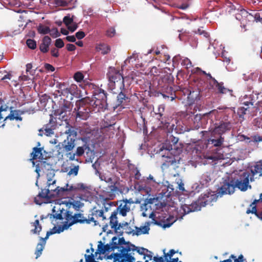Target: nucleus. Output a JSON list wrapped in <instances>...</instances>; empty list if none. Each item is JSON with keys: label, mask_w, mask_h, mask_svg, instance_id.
Segmentation results:
<instances>
[{"label": "nucleus", "mask_w": 262, "mask_h": 262, "mask_svg": "<svg viewBox=\"0 0 262 262\" xmlns=\"http://www.w3.org/2000/svg\"><path fill=\"white\" fill-rule=\"evenodd\" d=\"M88 188L83 183L69 185L68 184L63 187H56L55 189H42L38 195L34 198V202L36 204L41 205L43 203L50 202V199L53 197H64L65 195L77 193L79 191H84Z\"/></svg>", "instance_id": "f257e3e1"}, {"label": "nucleus", "mask_w": 262, "mask_h": 262, "mask_svg": "<svg viewBox=\"0 0 262 262\" xmlns=\"http://www.w3.org/2000/svg\"><path fill=\"white\" fill-rule=\"evenodd\" d=\"M65 219L66 222L62 226V229L59 230L57 231H49L47 232L46 236L45 238L40 237V242L37 245L35 254H36V258L39 257L42 254V251L44 249L46 243V240L49 238V236L53 234L56 232L60 233L64 229H67L69 227L77 224H83V221L82 220H78V217L77 215V213L73 214V212L71 210H68L66 211L65 213Z\"/></svg>", "instance_id": "f03ea898"}, {"label": "nucleus", "mask_w": 262, "mask_h": 262, "mask_svg": "<svg viewBox=\"0 0 262 262\" xmlns=\"http://www.w3.org/2000/svg\"><path fill=\"white\" fill-rule=\"evenodd\" d=\"M216 196L213 192H207L201 195L198 201L192 202L191 204H184L182 208L185 214H188L191 212L200 210L202 207L210 204L212 202L215 201Z\"/></svg>", "instance_id": "7ed1b4c3"}, {"label": "nucleus", "mask_w": 262, "mask_h": 262, "mask_svg": "<svg viewBox=\"0 0 262 262\" xmlns=\"http://www.w3.org/2000/svg\"><path fill=\"white\" fill-rule=\"evenodd\" d=\"M108 88L113 94H117L121 89H124V78L120 71L114 68H110L107 73Z\"/></svg>", "instance_id": "20e7f679"}, {"label": "nucleus", "mask_w": 262, "mask_h": 262, "mask_svg": "<svg viewBox=\"0 0 262 262\" xmlns=\"http://www.w3.org/2000/svg\"><path fill=\"white\" fill-rule=\"evenodd\" d=\"M249 171H244L235 178L236 188L242 191H246L248 188L251 189L249 182L254 181V178L250 177Z\"/></svg>", "instance_id": "39448f33"}, {"label": "nucleus", "mask_w": 262, "mask_h": 262, "mask_svg": "<svg viewBox=\"0 0 262 262\" xmlns=\"http://www.w3.org/2000/svg\"><path fill=\"white\" fill-rule=\"evenodd\" d=\"M235 178L232 177H227L223 182L221 187L217 190V196L221 197L224 194H231L235 191L236 188Z\"/></svg>", "instance_id": "423d86ee"}, {"label": "nucleus", "mask_w": 262, "mask_h": 262, "mask_svg": "<svg viewBox=\"0 0 262 262\" xmlns=\"http://www.w3.org/2000/svg\"><path fill=\"white\" fill-rule=\"evenodd\" d=\"M107 97L105 91L101 89L97 88L95 90L93 93L92 100L91 102H93V105L98 108H103L107 106Z\"/></svg>", "instance_id": "0eeeda50"}, {"label": "nucleus", "mask_w": 262, "mask_h": 262, "mask_svg": "<svg viewBox=\"0 0 262 262\" xmlns=\"http://www.w3.org/2000/svg\"><path fill=\"white\" fill-rule=\"evenodd\" d=\"M64 134L68 135L67 138L66 140H64L63 142L61 143V145L65 151L69 152L71 151L75 147V139L72 138L71 136L75 137L76 136V132L72 126H67ZM60 144L61 143L58 144V146H59Z\"/></svg>", "instance_id": "6e6552de"}, {"label": "nucleus", "mask_w": 262, "mask_h": 262, "mask_svg": "<svg viewBox=\"0 0 262 262\" xmlns=\"http://www.w3.org/2000/svg\"><path fill=\"white\" fill-rule=\"evenodd\" d=\"M232 128V123L229 121H221L215 124V127L211 132V137L216 138V136H222Z\"/></svg>", "instance_id": "1a4fd4ad"}, {"label": "nucleus", "mask_w": 262, "mask_h": 262, "mask_svg": "<svg viewBox=\"0 0 262 262\" xmlns=\"http://www.w3.org/2000/svg\"><path fill=\"white\" fill-rule=\"evenodd\" d=\"M57 126L56 119L54 118L52 115H50V118L48 123L39 130V135L42 136L45 135L47 136H51L54 134V130Z\"/></svg>", "instance_id": "9d476101"}, {"label": "nucleus", "mask_w": 262, "mask_h": 262, "mask_svg": "<svg viewBox=\"0 0 262 262\" xmlns=\"http://www.w3.org/2000/svg\"><path fill=\"white\" fill-rule=\"evenodd\" d=\"M108 225L111 226L112 229H113L116 232L123 233V231H121V229L125 227H128V224L127 222L118 223V218L117 216V212H113L109 216Z\"/></svg>", "instance_id": "9b49d317"}, {"label": "nucleus", "mask_w": 262, "mask_h": 262, "mask_svg": "<svg viewBox=\"0 0 262 262\" xmlns=\"http://www.w3.org/2000/svg\"><path fill=\"white\" fill-rule=\"evenodd\" d=\"M135 252H138L140 255H144L145 252H149V251L146 248L136 247L133 244H129L128 246L122 250L121 253L123 256L128 255L134 256Z\"/></svg>", "instance_id": "f8f14e48"}, {"label": "nucleus", "mask_w": 262, "mask_h": 262, "mask_svg": "<svg viewBox=\"0 0 262 262\" xmlns=\"http://www.w3.org/2000/svg\"><path fill=\"white\" fill-rule=\"evenodd\" d=\"M92 216L94 217L95 219L98 220L99 219H101V221L102 222V225L103 226V229L104 231H105L108 227V218H107V216L105 214H104V212L102 210L96 209L95 208L93 209L92 214Z\"/></svg>", "instance_id": "ddd939ff"}, {"label": "nucleus", "mask_w": 262, "mask_h": 262, "mask_svg": "<svg viewBox=\"0 0 262 262\" xmlns=\"http://www.w3.org/2000/svg\"><path fill=\"white\" fill-rule=\"evenodd\" d=\"M119 205L116 209L113 212H117V215L118 213L123 216L126 215L127 212L130 211L131 202L127 200H121L119 202Z\"/></svg>", "instance_id": "4468645a"}, {"label": "nucleus", "mask_w": 262, "mask_h": 262, "mask_svg": "<svg viewBox=\"0 0 262 262\" xmlns=\"http://www.w3.org/2000/svg\"><path fill=\"white\" fill-rule=\"evenodd\" d=\"M203 81H200L197 84V90L190 91L188 95V99L191 101H195L200 100V93L203 91V88L202 85L204 84Z\"/></svg>", "instance_id": "2eb2a0df"}, {"label": "nucleus", "mask_w": 262, "mask_h": 262, "mask_svg": "<svg viewBox=\"0 0 262 262\" xmlns=\"http://www.w3.org/2000/svg\"><path fill=\"white\" fill-rule=\"evenodd\" d=\"M249 172L250 177H253L254 180L262 177V163L261 162H257L253 166L251 167Z\"/></svg>", "instance_id": "dca6fc26"}, {"label": "nucleus", "mask_w": 262, "mask_h": 262, "mask_svg": "<svg viewBox=\"0 0 262 262\" xmlns=\"http://www.w3.org/2000/svg\"><path fill=\"white\" fill-rule=\"evenodd\" d=\"M209 86L210 88L213 89V87L215 86L217 90V93L220 94H226L227 92H232V90H230L229 89L225 88L224 86V83L219 82L215 79H213V83L212 84L211 82H209Z\"/></svg>", "instance_id": "f3484780"}, {"label": "nucleus", "mask_w": 262, "mask_h": 262, "mask_svg": "<svg viewBox=\"0 0 262 262\" xmlns=\"http://www.w3.org/2000/svg\"><path fill=\"white\" fill-rule=\"evenodd\" d=\"M165 162L162 164V168L163 169H166L169 166H172L173 168L177 167V164H179V161L176 160L175 158L173 156H166Z\"/></svg>", "instance_id": "a211bd4d"}, {"label": "nucleus", "mask_w": 262, "mask_h": 262, "mask_svg": "<svg viewBox=\"0 0 262 262\" xmlns=\"http://www.w3.org/2000/svg\"><path fill=\"white\" fill-rule=\"evenodd\" d=\"M51 43V39L48 36H45L42 40V42L39 45V49L43 53H46L49 51V46Z\"/></svg>", "instance_id": "6ab92c4d"}, {"label": "nucleus", "mask_w": 262, "mask_h": 262, "mask_svg": "<svg viewBox=\"0 0 262 262\" xmlns=\"http://www.w3.org/2000/svg\"><path fill=\"white\" fill-rule=\"evenodd\" d=\"M110 259H113V262H131L130 258L125 259L124 256H123L121 253H112L107 257Z\"/></svg>", "instance_id": "aec40b11"}, {"label": "nucleus", "mask_w": 262, "mask_h": 262, "mask_svg": "<svg viewBox=\"0 0 262 262\" xmlns=\"http://www.w3.org/2000/svg\"><path fill=\"white\" fill-rule=\"evenodd\" d=\"M146 224V226H141L140 227H136V231L135 232H133V231H129L127 232L128 233H131L133 232V235L135 234L138 236L141 234H148L149 230H150L149 227V223L147 222Z\"/></svg>", "instance_id": "412c9836"}, {"label": "nucleus", "mask_w": 262, "mask_h": 262, "mask_svg": "<svg viewBox=\"0 0 262 262\" xmlns=\"http://www.w3.org/2000/svg\"><path fill=\"white\" fill-rule=\"evenodd\" d=\"M75 88H77L76 86L74 85L71 86L70 88H65L64 83L59 84V88L60 90L58 91V92L60 93V95L66 96L67 97L69 94H72V91Z\"/></svg>", "instance_id": "4be33fe9"}, {"label": "nucleus", "mask_w": 262, "mask_h": 262, "mask_svg": "<svg viewBox=\"0 0 262 262\" xmlns=\"http://www.w3.org/2000/svg\"><path fill=\"white\" fill-rule=\"evenodd\" d=\"M155 214L154 212H151L149 215V217L152 219L154 221V223L158 225L162 226L163 228H168L173 223V221H172L171 223H169V221L170 219V217H169L166 219V221H163V224H161L160 222H159L155 219Z\"/></svg>", "instance_id": "5701e85b"}, {"label": "nucleus", "mask_w": 262, "mask_h": 262, "mask_svg": "<svg viewBox=\"0 0 262 262\" xmlns=\"http://www.w3.org/2000/svg\"><path fill=\"white\" fill-rule=\"evenodd\" d=\"M216 138L211 137L208 140V143L213 144L215 147L221 146L224 142V138L220 136H216Z\"/></svg>", "instance_id": "b1692460"}, {"label": "nucleus", "mask_w": 262, "mask_h": 262, "mask_svg": "<svg viewBox=\"0 0 262 262\" xmlns=\"http://www.w3.org/2000/svg\"><path fill=\"white\" fill-rule=\"evenodd\" d=\"M42 148H38L37 147H34L33 148V152L31 154L32 159L30 160H34L37 159L42 160L43 159L42 153Z\"/></svg>", "instance_id": "393cba45"}, {"label": "nucleus", "mask_w": 262, "mask_h": 262, "mask_svg": "<svg viewBox=\"0 0 262 262\" xmlns=\"http://www.w3.org/2000/svg\"><path fill=\"white\" fill-rule=\"evenodd\" d=\"M96 50L98 52H100L102 54L105 55L110 52L111 48L107 45L100 43L96 46Z\"/></svg>", "instance_id": "a878e982"}, {"label": "nucleus", "mask_w": 262, "mask_h": 262, "mask_svg": "<svg viewBox=\"0 0 262 262\" xmlns=\"http://www.w3.org/2000/svg\"><path fill=\"white\" fill-rule=\"evenodd\" d=\"M211 180V179L210 175L208 173H205L201 177L199 182L202 187H207Z\"/></svg>", "instance_id": "bb28decb"}, {"label": "nucleus", "mask_w": 262, "mask_h": 262, "mask_svg": "<svg viewBox=\"0 0 262 262\" xmlns=\"http://www.w3.org/2000/svg\"><path fill=\"white\" fill-rule=\"evenodd\" d=\"M260 202H262V193L260 194L259 199L258 200H254L250 204V208L247 209L246 210V213L249 214L250 213H255L257 209L256 204Z\"/></svg>", "instance_id": "cd10ccee"}, {"label": "nucleus", "mask_w": 262, "mask_h": 262, "mask_svg": "<svg viewBox=\"0 0 262 262\" xmlns=\"http://www.w3.org/2000/svg\"><path fill=\"white\" fill-rule=\"evenodd\" d=\"M77 215L78 217V219H79L78 220H85V221H83V224L86 223L87 224H89L91 223V222L94 223V224L95 225H97L99 224L98 221L97 220H95V218L94 217L89 216V218L86 219V217H85L84 216L83 214L81 213H77Z\"/></svg>", "instance_id": "c85d7f7f"}, {"label": "nucleus", "mask_w": 262, "mask_h": 262, "mask_svg": "<svg viewBox=\"0 0 262 262\" xmlns=\"http://www.w3.org/2000/svg\"><path fill=\"white\" fill-rule=\"evenodd\" d=\"M83 203H81L80 201L73 200L72 202H69L67 203V206H69L68 210H70V208L71 207L74 209L76 211H79L80 209L83 206Z\"/></svg>", "instance_id": "c756f323"}, {"label": "nucleus", "mask_w": 262, "mask_h": 262, "mask_svg": "<svg viewBox=\"0 0 262 262\" xmlns=\"http://www.w3.org/2000/svg\"><path fill=\"white\" fill-rule=\"evenodd\" d=\"M166 93L167 94H169V95L162 94V96L164 98H167L168 99L170 98V101H172L176 98V95L175 94V91L173 90L171 86L167 88Z\"/></svg>", "instance_id": "7c9ffc66"}, {"label": "nucleus", "mask_w": 262, "mask_h": 262, "mask_svg": "<svg viewBox=\"0 0 262 262\" xmlns=\"http://www.w3.org/2000/svg\"><path fill=\"white\" fill-rule=\"evenodd\" d=\"M255 100L253 99V96L249 95V96H246L242 100V103L243 104L249 107V105L253 106Z\"/></svg>", "instance_id": "2f4dec72"}, {"label": "nucleus", "mask_w": 262, "mask_h": 262, "mask_svg": "<svg viewBox=\"0 0 262 262\" xmlns=\"http://www.w3.org/2000/svg\"><path fill=\"white\" fill-rule=\"evenodd\" d=\"M12 111L15 116L21 117L20 115H23L25 113L31 114L34 112V108H28V109H24L23 110H14Z\"/></svg>", "instance_id": "473e14b6"}, {"label": "nucleus", "mask_w": 262, "mask_h": 262, "mask_svg": "<svg viewBox=\"0 0 262 262\" xmlns=\"http://www.w3.org/2000/svg\"><path fill=\"white\" fill-rule=\"evenodd\" d=\"M31 225L34 227V228L32 229L31 232L33 234H39L42 229V227L39 223V220H36L34 222L31 223Z\"/></svg>", "instance_id": "72a5a7b5"}, {"label": "nucleus", "mask_w": 262, "mask_h": 262, "mask_svg": "<svg viewBox=\"0 0 262 262\" xmlns=\"http://www.w3.org/2000/svg\"><path fill=\"white\" fill-rule=\"evenodd\" d=\"M124 89H121L120 91H118L117 94H118L117 96V104L120 105L122 104L126 99H128V97L123 93V91Z\"/></svg>", "instance_id": "f704fd0d"}, {"label": "nucleus", "mask_w": 262, "mask_h": 262, "mask_svg": "<svg viewBox=\"0 0 262 262\" xmlns=\"http://www.w3.org/2000/svg\"><path fill=\"white\" fill-rule=\"evenodd\" d=\"M10 109L11 110L10 113L9 115L5 117L4 121H7L8 119H9L10 120H15L16 121H22L23 118L21 117L15 116L13 114V113L12 111V107H10Z\"/></svg>", "instance_id": "c9c22d12"}, {"label": "nucleus", "mask_w": 262, "mask_h": 262, "mask_svg": "<svg viewBox=\"0 0 262 262\" xmlns=\"http://www.w3.org/2000/svg\"><path fill=\"white\" fill-rule=\"evenodd\" d=\"M117 241L118 242L120 248L119 253H121V251L123 248L128 246L129 244H132L129 242H126L124 237L119 238V239L117 238Z\"/></svg>", "instance_id": "e433bc0d"}, {"label": "nucleus", "mask_w": 262, "mask_h": 262, "mask_svg": "<svg viewBox=\"0 0 262 262\" xmlns=\"http://www.w3.org/2000/svg\"><path fill=\"white\" fill-rule=\"evenodd\" d=\"M39 33L42 34H47L50 32V29L49 27L40 24L37 28Z\"/></svg>", "instance_id": "4c0bfd02"}, {"label": "nucleus", "mask_w": 262, "mask_h": 262, "mask_svg": "<svg viewBox=\"0 0 262 262\" xmlns=\"http://www.w3.org/2000/svg\"><path fill=\"white\" fill-rule=\"evenodd\" d=\"M155 114L157 119L160 121L162 124L168 127L167 124H168V123L166 121L165 117L163 116V114H158V113H155Z\"/></svg>", "instance_id": "58836bf2"}, {"label": "nucleus", "mask_w": 262, "mask_h": 262, "mask_svg": "<svg viewBox=\"0 0 262 262\" xmlns=\"http://www.w3.org/2000/svg\"><path fill=\"white\" fill-rule=\"evenodd\" d=\"M249 108V107H240L238 108L237 113L239 118L243 119L244 118V115L246 114V112Z\"/></svg>", "instance_id": "ea45409f"}, {"label": "nucleus", "mask_w": 262, "mask_h": 262, "mask_svg": "<svg viewBox=\"0 0 262 262\" xmlns=\"http://www.w3.org/2000/svg\"><path fill=\"white\" fill-rule=\"evenodd\" d=\"M72 0H55V4L57 6L66 7L71 2Z\"/></svg>", "instance_id": "a19ab883"}, {"label": "nucleus", "mask_w": 262, "mask_h": 262, "mask_svg": "<svg viewBox=\"0 0 262 262\" xmlns=\"http://www.w3.org/2000/svg\"><path fill=\"white\" fill-rule=\"evenodd\" d=\"M110 244L111 245V247H112L113 250H114L115 249H119V250L120 249L119 244L118 243V242L117 241V237L114 236L112 238Z\"/></svg>", "instance_id": "79ce46f5"}, {"label": "nucleus", "mask_w": 262, "mask_h": 262, "mask_svg": "<svg viewBox=\"0 0 262 262\" xmlns=\"http://www.w3.org/2000/svg\"><path fill=\"white\" fill-rule=\"evenodd\" d=\"M166 250L164 249L163 250V254H164V257L166 258V260H168L169 259H170L173 255L177 253V252L174 249H171L168 252L166 253L165 252Z\"/></svg>", "instance_id": "37998d69"}, {"label": "nucleus", "mask_w": 262, "mask_h": 262, "mask_svg": "<svg viewBox=\"0 0 262 262\" xmlns=\"http://www.w3.org/2000/svg\"><path fill=\"white\" fill-rule=\"evenodd\" d=\"M26 43L28 48L34 50L36 48V42L33 39H28L26 41Z\"/></svg>", "instance_id": "c03bdc74"}, {"label": "nucleus", "mask_w": 262, "mask_h": 262, "mask_svg": "<svg viewBox=\"0 0 262 262\" xmlns=\"http://www.w3.org/2000/svg\"><path fill=\"white\" fill-rule=\"evenodd\" d=\"M111 184V185L108 186V190H110L111 192H115L118 190V188L117 186L118 182L117 181L115 180Z\"/></svg>", "instance_id": "a18cd8bd"}, {"label": "nucleus", "mask_w": 262, "mask_h": 262, "mask_svg": "<svg viewBox=\"0 0 262 262\" xmlns=\"http://www.w3.org/2000/svg\"><path fill=\"white\" fill-rule=\"evenodd\" d=\"M84 78L83 74L80 72H77L74 75V79L77 82H81Z\"/></svg>", "instance_id": "49530a36"}, {"label": "nucleus", "mask_w": 262, "mask_h": 262, "mask_svg": "<svg viewBox=\"0 0 262 262\" xmlns=\"http://www.w3.org/2000/svg\"><path fill=\"white\" fill-rule=\"evenodd\" d=\"M84 99V98H82L78 101H77L76 102V107L77 108V111H78L77 113V116H78L79 117H81V112L79 111V110L80 109V105H81V104H83Z\"/></svg>", "instance_id": "de8ad7c7"}, {"label": "nucleus", "mask_w": 262, "mask_h": 262, "mask_svg": "<svg viewBox=\"0 0 262 262\" xmlns=\"http://www.w3.org/2000/svg\"><path fill=\"white\" fill-rule=\"evenodd\" d=\"M202 119V116L200 114H196L193 116L194 124L196 127H199V122Z\"/></svg>", "instance_id": "09e8293b"}, {"label": "nucleus", "mask_w": 262, "mask_h": 262, "mask_svg": "<svg viewBox=\"0 0 262 262\" xmlns=\"http://www.w3.org/2000/svg\"><path fill=\"white\" fill-rule=\"evenodd\" d=\"M100 178L101 179V180L104 181L107 183L111 184V183H113L114 181H115L112 177H108V176H105L104 175L101 176L100 177Z\"/></svg>", "instance_id": "8fccbe9b"}, {"label": "nucleus", "mask_w": 262, "mask_h": 262, "mask_svg": "<svg viewBox=\"0 0 262 262\" xmlns=\"http://www.w3.org/2000/svg\"><path fill=\"white\" fill-rule=\"evenodd\" d=\"M103 245L102 242L100 241L99 242V244L98 245V248L97 251L95 252V255H97V254H105V252L104 251Z\"/></svg>", "instance_id": "3c124183"}, {"label": "nucleus", "mask_w": 262, "mask_h": 262, "mask_svg": "<svg viewBox=\"0 0 262 262\" xmlns=\"http://www.w3.org/2000/svg\"><path fill=\"white\" fill-rule=\"evenodd\" d=\"M49 33L53 38H56L60 35L58 29L56 28H54L50 30Z\"/></svg>", "instance_id": "603ef678"}, {"label": "nucleus", "mask_w": 262, "mask_h": 262, "mask_svg": "<svg viewBox=\"0 0 262 262\" xmlns=\"http://www.w3.org/2000/svg\"><path fill=\"white\" fill-rule=\"evenodd\" d=\"M84 257L85 258V262H99L95 260L94 255L92 253L90 255L85 254Z\"/></svg>", "instance_id": "864d4df0"}, {"label": "nucleus", "mask_w": 262, "mask_h": 262, "mask_svg": "<svg viewBox=\"0 0 262 262\" xmlns=\"http://www.w3.org/2000/svg\"><path fill=\"white\" fill-rule=\"evenodd\" d=\"M132 172L135 174V178L139 180L141 177L140 171L137 167L134 168L132 170Z\"/></svg>", "instance_id": "5fc2aeb1"}, {"label": "nucleus", "mask_w": 262, "mask_h": 262, "mask_svg": "<svg viewBox=\"0 0 262 262\" xmlns=\"http://www.w3.org/2000/svg\"><path fill=\"white\" fill-rule=\"evenodd\" d=\"M73 21V18H71L70 16H66L64 17L63 19V23L67 26H68Z\"/></svg>", "instance_id": "6e6d98bb"}, {"label": "nucleus", "mask_w": 262, "mask_h": 262, "mask_svg": "<svg viewBox=\"0 0 262 262\" xmlns=\"http://www.w3.org/2000/svg\"><path fill=\"white\" fill-rule=\"evenodd\" d=\"M64 43L61 38L57 39L55 41V46L57 48H61L64 47Z\"/></svg>", "instance_id": "4d7b16f0"}, {"label": "nucleus", "mask_w": 262, "mask_h": 262, "mask_svg": "<svg viewBox=\"0 0 262 262\" xmlns=\"http://www.w3.org/2000/svg\"><path fill=\"white\" fill-rule=\"evenodd\" d=\"M115 29L114 28H111L107 30L106 35L108 37H112L115 36Z\"/></svg>", "instance_id": "13d9d810"}, {"label": "nucleus", "mask_w": 262, "mask_h": 262, "mask_svg": "<svg viewBox=\"0 0 262 262\" xmlns=\"http://www.w3.org/2000/svg\"><path fill=\"white\" fill-rule=\"evenodd\" d=\"M85 149V148H84L82 146L78 147L77 148L76 151V155L78 157L82 156L84 152Z\"/></svg>", "instance_id": "bf43d9fd"}, {"label": "nucleus", "mask_w": 262, "mask_h": 262, "mask_svg": "<svg viewBox=\"0 0 262 262\" xmlns=\"http://www.w3.org/2000/svg\"><path fill=\"white\" fill-rule=\"evenodd\" d=\"M154 262H166V258L163 256H154L153 257Z\"/></svg>", "instance_id": "052dcab7"}, {"label": "nucleus", "mask_w": 262, "mask_h": 262, "mask_svg": "<svg viewBox=\"0 0 262 262\" xmlns=\"http://www.w3.org/2000/svg\"><path fill=\"white\" fill-rule=\"evenodd\" d=\"M85 36V34L83 31H79L76 33L75 34V37L78 39H81L83 38H84Z\"/></svg>", "instance_id": "680f3d73"}, {"label": "nucleus", "mask_w": 262, "mask_h": 262, "mask_svg": "<svg viewBox=\"0 0 262 262\" xmlns=\"http://www.w3.org/2000/svg\"><path fill=\"white\" fill-rule=\"evenodd\" d=\"M182 64L185 66L186 68H189L192 67V63L189 59L186 58L183 61Z\"/></svg>", "instance_id": "e2e57ef3"}, {"label": "nucleus", "mask_w": 262, "mask_h": 262, "mask_svg": "<svg viewBox=\"0 0 262 262\" xmlns=\"http://www.w3.org/2000/svg\"><path fill=\"white\" fill-rule=\"evenodd\" d=\"M66 111L64 108H61V109L58 110L56 113V115H59L61 116L62 118L64 117V114H66Z\"/></svg>", "instance_id": "0e129e2a"}, {"label": "nucleus", "mask_w": 262, "mask_h": 262, "mask_svg": "<svg viewBox=\"0 0 262 262\" xmlns=\"http://www.w3.org/2000/svg\"><path fill=\"white\" fill-rule=\"evenodd\" d=\"M48 99H49V97L46 94L42 95L40 97V102L41 103L46 104L47 103V102L48 101Z\"/></svg>", "instance_id": "69168bd1"}, {"label": "nucleus", "mask_w": 262, "mask_h": 262, "mask_svg": "<svg viewBox=\"0 0 262 262\" xmlns=\"http://www.w3.org/2000/svg\"><path fill=\"white\" fill-rule=\"evenodd\" d=\"M51 53L53 57H58L59 56L58 50L55 48H53L51 49Z\"/></svg>", "instance_id": "338daca9"}, {"label": "nucleus", "mask_w": 262, "mask_h": 262, "mask_svg": "<svg viewBox=\"0 0 262 262\" xmlns=\"http://www.w3.org/2000/svg\"><path fill=\"white\" fill-rule=\"evenodd\" d=\"M252 141L254 142H258L262 141V137L258 135H254L251 137Z\"/></svg>", "instance_id": "774afa93"}]
</instances>
